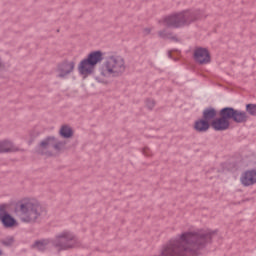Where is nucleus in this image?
I'll use <instances>...</instances> for the list:
<instances>
[{
	"mask_svg": "<svg viewBox=\"0 0 256 256\" xmlns=\"http://www.w3.org/2000/svg\"><path fill=\"white\" fill-rule=\"evenodd\" d=\"M193 127L198 133H205L206 131H209L211 124H209L204 118H200L194 122Z\"/></svg>",
	"mask_w": 256,
	"mask_h": 256,
	"instance_id": "obj_13",
	"label": "nucleus"
},
{
	"mask_svg": "<svg viewBox=\"0 0 256 256\" xmlns=\"http://www.w3.org/2000/svg\"><path fill=\"white\" fill-rule=\"evenodd\" d=\"M7 211H9V204H1V205H0V221H1L6 215H9V213H7Z\"/></svg>",
	"mask_w": 256,
	"mask_h": 256,
	"instance_id": "obj_19",
	"label": "nucleus"
},
{
	"mask_svg": "<svg viewBox=\"0 0 256 256\" xmlns=\"http://www.w3.org/2000/svg\"><path fill=\"white\" fill-rule=\"evenodd\" d=\"M53 245L56 247L57 251H67V249L77 247L79 242L73 232L66 230L56 236Z\"/></svg>",
	"mask_w": 256,
	"mask_h": 256,
	"instance_id": "obj_5",
	"label": "nucleus"
},
{
	"mask_svg": "<svg viewBox=\"0 0 256 256\" xmlns=\"http://www.w3.org/2000/svg\"><path fill=\"white\" fill-rule=\"evenodd\" d=\"M3 255V250H0V256H2Z\"/></svg>",
	"mask_w": 256,
	"mask_h": 256,
	"instance_id": "obj_27",
	"label": "nucleus"
},
{
	"mask_svg": "<svg viewBox=\"0 0 256 256\" xmlns=\"http://www.w3.org/2000/svg\"><path fill=\"white\" fill-rule=\"evenodd\" d=\"M13 243H15V240L11 236L2 240V244L5 245V247H11V245H13Z\"/></svg>",
	"mask_w": 256,
	"mask_h": 256,
	"instance_id": "obj_21",
	"label": "nucleus"
},
{
	"mask_svg": "<svg viewBox=\"0 0 256 256\" xmlns=\"http://www.w3.org/2000/svg\"><path fill=\"white\" fill-rule=\"evenodd\" d=\"M34 249L38 251H45L49 247V240H39L36 241L33 245Z\"/></svg>",
	"mask_w": 256,
	"mask_h": 256,
	"instance_id": "obj_18",
	"label": "nucleus"
},
{
	"mask_svg": "<svg viewBox=\"0 0 256 256\" xmlns=\"http://www.w3.org/2000/svg\"><path fill=\"white\" fill-rule=\"evenodd\" d=\"M215 117H217V110L213 108H206L203 111V119L207 121L208 123H213L215 120Z\"/></svg>",
	"mask_w": 256,
	"mask_h": 256,
	"instance_id": "obj_15",
	"label": "nucleus"
},
{
	"mask_svg": "<svg viewBox=\"0 0 256 256\" xmlns=\"http://www.w3.org/2000/svg\"><path fill=\"white\" fill-rule=\"evenodd\" d=\"M0 221L4 227H15V225H17V220H15V218L10 214L4 216Z\"/></svg>",
	"mask_w": 256,
	"mask_h": 256,
	"instance_id": "obj_17",
	"label": "nucleus"
},
{
	"mask_svg": "<svg viewBox=\"0 0 256 256\" xmlns=\"http://www.w3.org/2000/svg\"><path fill=\"white\" fill-rule=\"evenodd\" d=\"M194 60L199 65H207V63H211V53L207 48H196L194 50Z\"/></svg>",
	"mask_w": 256,
	"mask_h": 256,
	"instance_id": "obj_10",
	"label": "nucleus"
},
{
	"mask_svg": "<svg viewBox=\"0 0 256 256\" xmlns=\"http://www.w3.org/2000/svg\"><path fill=\"white\" fill-rule=\"evenodd\" d=\"M73 71H75V61L64 60L58 64L56 75L60 79H66V77H69Z\"/></svg>",
	"mask_w": 256,
	"mask_h": 256,
	"instance_id": "obj_7",
	"label": "nucleus"
},
{
	"mask_svg": "<svg viewBox=\"0 0 256 256\" xmlns=\"http://www.w3.org/2000/svg\"><path fill=\"white\" fill-rule=\"evenodd\" d=\"M142 155L144 157H153V151H151V148L145 146L142 148Z\"/></svg>",
	"mask_w": 256,
	"mask_h": 256,
	"instance_id": "obj_22",
	"label": "nucleus"
},
{
	"mask_svg": "<svg viewBox=\"0 0 256 256\" xmlns=\"http://www.w3.org/2000/svg\"><path fill=\"white\" fill-rule=\"evenodd\" d=\"M127 71L125 58L118 54L107 57L103 64L98 68V73L94 75L95 81L108 85L112 77H121Z\"/></svg>",
	"mask_w": 256,
	"mask_h": 256,
	"instance_id": "obj_1",
	"label": "nucleus"
},
{
	"mask_svg": "<svg viewBox=\"0 0 256 256\" xmlns=\"http://www.w3.org/2000/svg\"><path fill=\"white\" fill-rule=\"evenodd\" d=\"M59 135L64 139H71V137H73V128L68 125H63L59 130Z\"/></svg>",
	"mask_w": 256,
	"mask_h": 256,
	"instance_id": "obj_16",
	"label": "nucleus"
},
{
	"mask_svg": "<svg viewBox=\"0 0 256 256\" xmlns=\"http://www.w3.org/2000/svg\"><path fill=\"white\" fill-rule=\"evenodd\" d=\"M229 117L223 115V109L220 111V118H216L211 122V127L214 131H227L231 122Z\"/></svg>",
	"mask_w": 256,
	"mask_h": 256,
	"instance_id": "obj_9",
	"label": "nucleus"
},
{
	"mask_svg": "<svg viewBox=\"0 0 256 256\" xmlns=\"http://www.w3.org/2000/svg\"><path fill=\"white\" fill-rule=\"evenodd\" d=\"M104 57L105 53H103V51L94 50L88 53L84 59H87V61L90 62L94 67H97V65L103 61Z\"/></svg>",
	"mask_w": 256,
	"mask_h": 256,
	"instance_id": "obj_12",
	"label": "nucleus"
},
{
	"mask_svg": "<svg viewBox=\"0 0 256 256\" xmlns=\"http://www.w3.org/2000/svg\"><path fill=\"white\" fill-rule=\"evenodd\" d=\"M240 182L244 187H251L256 183V169L246 170L240 176Z\"/></svg>",
	"mask_w": 256,
	"mask_h": 256,
	"instance_id": "obj_11",
	"label": "nucleus"
},
{
	"mask_svg": "<svg viewBox=\"0 0 256 256\" xmlns=\"http://www.w3.org/2000/svg\"><path fill=\"white\" fill-rule=\"evenodd\" d=\"M67 142L57 141L53 136H49L42 140L38 146V153L45 155L46 157H53L61 151H65Z\"/></svg>",
	"mask_w": 256,
	"mask_h": 256,
	"instance_id": "obj_4",
	"label": "nucleus"
},
{
	"mask_svg": "<svg viewBox=\"0 0 256 256\" xmlns=\"http://www.w3.org/2000/svg\"><path fill=\"white\" fill-rule=\"evenodd\" d=\"M15 151H17V148L13 145L12 141H0V153H13Z\"/></svg>",
	"mask_w": 256,
	"mask_h": 256,
	"instance_id": "obj_14",
	"label": "nucleus"
},
{
	"mask_svg": "<svg viewBox=\"0 0 256 256\" xmlns=\"http://www.w3.org/2000/svg\"><path fill=\"white\" fill-rule=\"evenodd\" d=\"M146 107H148V109H153V107H155V101L154 100L146 101Z\"/></svg>",
	"mask_w": 256,
	"mask_h": 256,
	"instance_id": "obj_23",
	"label": "nucleus"
},
{
	"mask_svg": "<svg viewBox=\"0 0 256 256\" xmlns=\"http://www.w3.org/2000/svg\"><path fill=\"white\" fill-rule=\"evenodd\" d=\"M77 69L80 77H82V79H87V77L95 75L96 66H94L92 63L88 62V60L84 58L78 63Z\"/></svg>",
	"mask_w": 256,
	"mask_h": 256,
	"instance_id": "obj_8",
	"label": "nucleus"
},
{
	"mask_svg": "<svg viewBox=\"0 0 256 256\" xmlns=\"http://www.w3.org/2000/svg\"><path fill=\"white\" fill-rule=\"evenodd\" d=\"M197 19H201V11L183 10L162 17L158 21V25L161 29H183V27H189V25L197 21Z\"/></svg>",
	"mask_w": 256,
	"mask_h": 256,
	"instance_id": "obj_2",
	"label": "nucleus"
},
{
	"mask_svg": "<svg viewBox=\"0 0 256 256\" xmlns=\"http://www.w3.org/2000/svg\"><path fill=\"white\" fill-rule=\"evenodd\" d=\"M41 211V206L37 200L33 198H23L15 208V213L23 223H33L37 221Z\"/></svg>",
	"mask_w": 256,
	"mask_h": 256,
	"instance_id": "obj_3",
	"label": "nucleus"
},
{
	"mask_svg": "<svg viewBox=\"0 0 256 256\" xmlns=\"http://www.w3.org/2000/svg\"><path fill=\"white\" fill-rule=\"evenodd\" d=\"M1 69H3V59H1V56H0V71Z\"/></svg>",
	"mask_w": 256,
	"mask_h": 256,
	"instance_id": "obj_24",
	"label": "nucleus"
},
{
	"mask_svg": "<svg viewBox=\"0 0 256 256\" xmlns=\"http://www.w3.org/2000/svg\"><path fill=\"white\" fill-rule=\"evenodd\" d=\"M222 115L233 119L235 123H246V121H249V114H247V112L236 110L231 107L223 108Z\"/></svg>",
	"mask_w": 256,
	"mask_h": 256,
	"instance_id": "obj_6",
	"label": "nucleus"
},
{
	"mask_svg": "<svg viewBox=\"0 0 256 256\" xmlns=\"http://www.w3.org/2000/svg\"><path fill=\"white\" fill-rule=\"evenodd\" d=\"M169 57H170L171 59H174V57H173V52H170V53H169Z\"/></svg>",
	"mask_w": 256,
	"mask_h": 256,
	"instance_id": "obj_26",
	"label": "nucleus"
},
{
	"mask_svg": "<svg viewBox=\"0 0 256 256\" xmlns=\"http://www.w3.org/2000/svg\"><path fill=\"white\" fill-rule=\"evenodd\" d=\"M159 36H160V37H166V34L163 33V32H159Z\"/></svg>",
	"mask_w": 256,
	"mask_h": 256,
	"instance_id": "obj_25",
	"label": "nucleus"
},
{
	"mask_svg": "<svg viewBox=\"0 0 256 256\" xmlns=\"http://www.w3.org/2000/svg\"><path fill=\"white\" fill-rule=\"evenodd\" d=\"M246 111L248 115H252L253 117L256 116V104H247Z\"/></svg>",
	"mask_w": 256,
	"mask_h": 256,
	"instance_id": "obj_20",
	"label": "nucleus"
}]
</instances>
